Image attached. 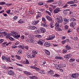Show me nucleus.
Wrapping results in <instances>:
<instances>
[{"instance_id":"obj_1","label":"nucleus","mask_w":79,"mask_h":79,"mask_svg":"<svg viewBox=\"0 0 79 79\" xmlns=\"http://www.w3.org/2000/svg\"><path fill=\"white\" fill-rule=\"evenodd\" d=\"M12 33H10L9 34V35H10L11 36L13 35L14 38H15V39H18V37H20V35H18V33H16V32L15 31H12Z\"/></svg>"},{"instance_id":"obj_2","label":"nucleus","mask_w":79,"mask_h":79,"mask_svg":"<svg viewBox=\"0 0 79 79\" xmlns=\"http://www.w3.org/2000/svg\"><path fill=\"white\" fill-rule=\"evenodd\" d=\"M56 19L57 20L58 22V23H58L59 24V23H61L63 22V18L61 16H60L57 17L56 18Z\"/></svg>"},{"instance_id":"obj_3","label":"nucleus","mask_w":79,"mask_h":79,"mask_svg":"<svg viewBox=\"0 0 79 79\" xmlns=\"http://www.w3.org/2000/svg\"><path fill=\"white\" fill-rule=\"evenodd\" d=\"M27 28L29 29H31V30H36L37 29V28L34 26H28L27 27Z\"/></svg>"},{"instance_id":"obj_4","label":"nucleus","mask_w":79,"mask_h":79,"mask_svg":"<svg viewBox=\"0 0 79 79\" xmlns=\"http://www.w3.org/2000/svg\"><path fill=\"white\" fill-rule=\"evenodd\" d=\"M55 26H56L55 27V29L56 30V31H61V29L58 28V27L60 26L59 25V23H56L55 24Z\"/></svg>"},{"instance_id":"obj_5","label":"nucleus","mask_w":79,"mask_h":79,"mask_svg":"<svg viewBox=\"0 0 79 79\" xmlns=\"http://www.w3.org/2000/svg\"><path fill=\"white\" fill-rule=\"evenodd\" d=\"M79 77V73H74L71 75V77L73 78H76Z\"/></svg>"},{"instance_id":"obj_6","label":"nucleus","mask_w":79,"mask_h":79,"mask_svg":"<svg viewBox=\"0 0 79 79\" xmlns=\"http://www.w3.org/2000/svg\"><path fill=\"white\" fill-rule=\"evenodd\" d=\"M55 73V72L52 70H51L50 71H49L48 72V75H50L51 76H53Z\"/></svg>"},{"instance_id":"obj_7","label":"nucleus","mask_w":79,"mask_h":79,"mask_svg":"<svg viewBox=\"0 0 79 79\" xmlns=\"http://www.w3.org/2000/svg\"><path fill=\"white\" fill-rule=\"evenodd\" d=\"M71 56H72V55H71V54H69L64 56V58H66V59H69V58H71Z\"/></svg>"},{"instance_id":"obj_8","label":"nucleus","mask_w":79,"mask_h":79,"mask_svg":"<svg viewBox=\"0 0 79 79\" xmlns=\"http://www.w3.org/2000/svg\"><path fill=\"white\" fill-rule=\"evenodd\" d=\"M8 73L9 75H12L15 74L14 72L12 70H9L8 71Z\"/></svg>"},{"instance_id":"obj_9","label":"nucleus","mask_w":79,"mask_h":79,"mask_svg":"<svg viewBox=\"0 0 79 79\" xmlns=\"http://www.w3.org/2000/svg\"><path fill=\"white\" fill-rule=\"evenodd\" d=\"M60 11V9L59 8H57L56 9L53 11L54 13H58L59 11Z\"/></svg>"},{"instance_id":"obj_10","label":"nucleus","mask_w":79,"mask_h":79,"mask_svg":"<svg viewBox=\"0 0 79 79\" xmlns=\"http://www.w3.org/2000/svg\"><path fill=\"white\" fill-rule=\"evenodd\" d=\"M44 45V46H45V47H50V46L51 45L50 43H48V42H47L45 43Z\"/></svg>"},{"instance_id":"obj_11","label":"nucleus","mask_w":79,"mask_h":79,"mask_svg":"<svg viewBox=\"0 0 79 79\" xmlns=\"http://www.w3.org/2000/svg\"><path fill=\"white\" fill-rule=\"evenodd\" d=\"M48 20L49 21H53V19H52V18L49 16H46Z\"/></svg>"},{"instance_id":"obj_12","label":"nucleus","mask_w":79,"mask_h":79,"mask_svg":"<svg viewBox=\"0 0 79 79\" xmlns=\"http://www.w3.org/2000/svg\"><path fill=\"white\" fill-rule=\"evenodd\" d=\"M40 29L42 33L45 32V28L43 27H41Z\"/></svg>"},{"instance_id":"obj_13","label":"nucleus","mask_w":79,"mask_h":79,"mask_svg":"<svg viewBox=\"0 0 79 79\" xmlns=\"http://www.w3.org/2000/svg\"><path fill=\"white\" fill-rule=\"evenodd\" d=\"M44 52L48 55H50V52H49V51L45 49L44 50Z\"/></svg>"},{"instance_id":"obj_14","label":"nucleus","mask_w":79,"mask_h":79,"mask_svg":"<svg viewBox=\"0 0 79 79\" xmlns=\"http://www.w3.org/2000/svg\"><path fill=\"white\" fill-rule=\"evenodd\" d=\"M30 68H33V69H36V71H38V70H39V68H37V67H34L33 66H31Z\"/></svg>"},{"instance_id":"obj_15","label":"nucleus","mask_w":79,"mask_h":79,"mask_svg":"<svg viewBox=\"0 0 79 79\" xmlns=\"http://www.w3.org/2000/svg\"><path fill=\"white\" fill-rule=\"evenodd\" d=\"M64 22L65 23V24H66L67 23H68V22H69V20L68 19H67L65 18L64 19Z\"/></svg>"},{"instance_id":"obj_16","label":"nucleus","mask_w":79,"mask_h":79,"mask_svg":"<svg viewBox=\"0 0 79 79\" xmlns=\"http://www.w3.org/2000/svg\"><path fill=\"white\" fill-rule=\"evenodd\" d=\"M24 73H25V74H26L28 76H30V75L31 74V73L28 72L24 71Z\"/></svg>"},{"instance_id":"obj_17","label":"nucleus","mask_w":79,"mask_h":79,"mask_svg":"<svg viewBox=\"0 0 79 79\" xmlns=\"http://www.w3.org/2000/svg\"><path fill=\"white\" fill-rule=\"evenodd\" d=\"M55 67L56 68V69H57L58 70L60 69V66L58 64H56L55 65Z\"/></svg>"},{"instance_id":"obj_18","label":"nucleus","mask_w":79,"mask_h":79,"mask_svg":"<svg viewBox=\"0 0 79 79\" xmlns=\"http://www.w3.org/2000/svg\"><path fill=\"white\" fill-rule=\"evenodd\" d=\"M75 25H76V23L74 22L71 23L70 25V26H73V27H74Z\"/></svg>"},{"instance_id":"obj_19","label":"nucleus","mask_w":79,"mask_h":79,"mask_svg":"<svg viewBox=\"0 0 79 79\" xmlns=\"http://www.w3.org/2000/svg\"><path fill=\"white\" fill-rule=\"evenodd\" d=\"M38 71L39 73H41V74H45V72H44V70H40V69H39V70Z\"/></svg>"},{"instance_id":"obj_20","label":"nucleus","mask_w":79,"mask_h":79,"mask_svg":"<svg viewBox=\"0 0 79 79\" xmlns=\"http://www.w3.org/2000/svg\"><path fill=\"white\" fill-rule=\"evenodd\" d=\"M65 47H66L67 50H69L70 49H71V47L69 46V45H67V46H65Z\"/></svg>"},{"instance_id":"obj_21","label":"nucleus","mask_w":79,"mask_h":79,"mask_svg":"<svg viewBox=\"0 0 79 79\" xmlns=\"http://www.w3.org/2000/svg\"><path fill=\"white\" fill-rule=\"evenodd\" d=\"M2 34H4V36H6V35L8 34V33L6 31H4L2 32Z\"/></svg>"},{"instance_id":"obj_22","label":"nucleus","mask_w":79,"mask_h":79,"mask_svg":"<svg viewBox=\"0 0 79 79\" xmlns=\"http://www.w3.org/2000/svg\"><path fill=\"white\" fill-rule=\"evenodd\" d=\"M53 77H60V75L55 74V72H54V74L53 75Z\"/></svg>"},{"instance_id":"obj_23","label":"nucleus","mask_w":79,"mask_h":79,"mask_svg":"<svg viewBox=\"0 0 79 79\" xmlns=\"http://www.w3.org/2000/svg\"><path fill=\"white\" fill-rule=\"evenodd\" d=\"M6 60L7 62H11V60H10V58H6Z\"/></svg>"},{"instance_id":"obj_24","label":"nucleus","mask_w":79,"mask_h":79,"mask_svg":"<svg viewBox=\"0 0 79 79\" xmlns=\"http://www.w3.org/2000/svg\"><path fill=\"white\" fill-rule=\"evenodd\" d=\"M38 44H40V45H43V42L42 41L40 40L38 42Z\"/></svg>"},{"instance_id":"obj_25","label":"nucleus","mask_w":79,"mask_h":79,"mask_svg":"<svg viewBox=\"0 0 79 79\" xmlns=\"http://www.w3.org/2000/svg\"><path fill=\"white\" fill-rule=\"evenodd\" d=\"M67 4H74V3L73 1H69L67 2Z\"/></svg>"},{"instance_id":"obj_26","label":"nucleus","mask_w":79,"mask_h":79,"mask_svg":"<svg viewBox=\"0 0 79 79\" xmlns=\"http://www.w3.org/2000/svg\"><path fill=\"white\" fill-rule=\"evenodd\" d=\"M35 36L38 38H41L42 37V36L40 35H35Z\"/></svg>"},{"instance_id":"obj_27","label":"nucleus","mask_w":79,"mask_h":79,"mask_svg":"<svg viewBox=\"0 0 79 79\" xmlns=\"http://www.w3.org/2000/svg\"><path fill=\"white\" fill-rule=\"evenodd\" d=\"M22 52V50L19 49L18 51V54L19 55V54H21Z\"/></svg>"},{"instance_id":"obj_28","label":"nucleus","mask_w":79,"mask_h":79,"mask_svg":"<svg viewBox=\"0 0 79 79\" xmlns=\"http://www.w3.org/2000/svg\"><path fill=\"white\" fill-rule=\"evenodd\" d=\"M57 4L59 6H61V1H60L57 2Z\"/></svg>"},{"instance_id":"obj_29","label":"nucleus","mask_w":79,"mask_h":79,"mask_svg":"<svg viewBox=\"0 0 79 79\" xmlns=\"http://www.w3.org/2000/svg\"><path fill=\"white\" fill-rule=\"evenodd\" d=\"M16 57V58L18 59V60H20L21 58H20V56H18L17 55H16L15 56Z\"/></svg>"},{"instance_id":"obj_30","label":"nucleus","mask_w":79,"mask_h":79,"mask_svg":"<svg viewBox=\"0 0 79 79\" xmlns=\"http://www.w3.org/2000/svg\"><path fill=\"white\" fill-rule=\"evenodd\" d=\"M75 59H73V58H71L69 60V61L70 62H73V61H75Z\"/></svg>"},{"instance_id":"obj_31","label":"nucleus","mask_w":79,"mask_h":79,"mask_svg":"<svg viewBox=\"0 0 79 79\" xmlns=\"http://www.w3.org/2000/svg\"><path fill=\"white\" fill-rule=\"evenodd\" d=\"M6 4V2H1L0 3V5H3Z\"/></svg>"},{"instance_id":"obj_32","label":"nucleus","mask_w":79,"mask_h":79,"mask_svg":"<svg viewBox=\"0 0 79 79\" xmlns=\"http://www.w3.org/2000/svg\"><path fill=\"white\" fill-rule=\"evenodd\" d=\"M39 21H36L34 22L33 23L35 24V25H36V24H37L38 23H39Z\"/></svg>"},{"instance_id":"obj_33","label":"nucleus","mask_w":79,"mask_h":79,"mask_svg":"<svg viewBox=\"0 0 79 79\" xmlns=\"http://www.w3.org/2000/svg\"><path fill=\"white\" fill-rule=\"evenodd\" d=\"M61 66L62 67V68L66 67V64H62L61 65Z\"/></svg>"},{"instance_id":"obj_34","label":"nucleus","mask_w":79,"mask_h":79,"mask_svg":"<svg viewBox=\"0 0 79 79\" xmlns=\"http://www.w3.org/2000/svg\"><path fill=\"white\" fill-rule=\"evenodd\" d=\"M10 12H11V10H6V13L8 14H10Z\"/></svg>"},{"instance_id":"obj_35","label":"nucleus","mask_w":79,"mask_h":79,"mask_svg":"<svg viewBox=\"0 0 79 79\" xmlns=\"http://www.w3.org/2000/svg\"><path fill=\"white\" fill-rule=\"evenodd\" d=\"M38 4L39 5H44V2H39L38 3Z\"/></svg>"},{"instance_id":"obj_36","label":"nucleus","mask_w":79,"mask_h":79,"mask_svg":"<svg viewBox=\"0 0 79 79\" xmlns=\"http://www.w3.org/2000/svg\"><path fill=\"white\" fill-rule=\"evenodd\" d=\"M68 50H67V49H64L63 50V53H65L66 52H67Z\"/></svg>"},{"instance_id":"obj_37","label":"nucleus","mask_w":79,"mask_h":79,"mask_svg":"<svg viewBox=\"0 0 79 79\" xmlns=\"http://www.w3.org/2000/svg\"><path fill=\"white\" fill-rule=\"evenodd\" d=\"M29 37L30 38V39H33L34 36L31 35H29Z\"/></svg>"},{"instance_id":"obj_38","label":"nucleus","mask_w":79,"mask_h":79,"mask_svg":"<svg viewBox=\"0 0 79 79\" xmlns=\"http://www.w3.org/2000/svg\"><path fill=\"white\" fill-rule=\"evenodd\" d=\"M27 56L28 58H30L31 57V54L29 53H27Z\"/></svg>"},{"instance_id":"obj_39","label":"nucleus","mask_w":79,"mask_h":79,"mask_svg":"<svg viewBox=\"0 0 79 79\" xmlns=\"http://www.w3.org/2000/svg\"><path fill=\"white\" fill-rule=\"evenodd\" d=\"M18 19V17L16 16H15L14 17L13 19V21H15V20H16Z\"/></svg>"},{"instance_id":"obj_40","label":"nucleus","mask_w":79,"mask_h":79,"mask_svg":"<svg viewBox=\"0 0 79 79\" xmlns=\"http://www.w3.org/2000/svg\"><path fill=\"white\" fill-rule=\"evenodd\" d=\"M54 1L53 0H49L47 1V3H50L51 2H53Z\"/></svg>"},{"instance_id":"obj_41","label":"nucleus","mask_w":79,"mask_h":79,"mask_svg":"<svg viewBox=\"0 0 79 79\" xmlns=\"http://www.w3.org/2000/svg\"><path fill=\"white\" fill-rule=\"evenodd\" d=\"M50 27L51 28H53V24L52 23H51L50 24Z\"/></svg>"},{"instance_id":"obj_42","label":"nucleus","mask_w":79,"mask_h":79,"mask_svg":"<svg viewBox=\"0 0 79 79\" xmlns=\"http://www.w3.org/2000/svg\"><path fill=\"white\" fill-rule=\"evenodd\" d=\"M45 12L47 13L49 15H51V13H50V12L49 11H47V10H46L45 11Z\"/></svg>"},{"instance_id":"obj_43","label":"nucleus","mask_w":79,"mask_h":79,"mask_svg":"<svg viewBox=\"0 0 79 79\" xmlns=\"http://www.w3.org/2000/svg\"><path fill=\"white\" fill-rule=\"evenodd\" d=\"M16 64L18 65V66H21V67H23V65L21 64H19L18 63H16Z\"/></svg>"},{"instance_id":"obj_44","label":"nucleus","mask_w":79,"mask_h":79,"mask_svg":"<svg viewBox=\"0 0 79 79\" xmlns=\"http://www.w3.org/2000/svg\"><path fill=\"white\" fill-rule=\"evenodd\" d=\"M2 66L3 68H4V69H6V66L5 65H2Z\"/></svg>"},{"instance_id":"obj_45","label":"nucleus","mask_w":79,"mask_h":79,"mask_svg":"<svg viewBox=\"0 0 79 79\" xmlns=\"http://www.w3.org/2000/svg\"><path fill=\"white\" fill-rule=\"evenodd\" d=\"M25 48H26V49H27V50H29V47L27 46H25Z\"/></svg>"},{"instance_id":"obj_46","label":"nucleus","mask_w":79,"mask_h":79,"mask_svg":"<svg viewBox=\"0 0 79 79\" xmlns=\"http://www.w3.org/2000/svg\"><path fill=\"white\" fill-rule=\"evenodd\" d=\"M53 38H55V36H53L52 37V38H50L47 39V40H52V39H53Z\"/></svg>"},{"instance_id":"obj_47","label":"nucleus","mask_w":79,"mask_h":79,"mask_svg":"<svg viewBox=\"0 0 79 79\" xmlns=\"http://www.w3.org/2000/svg\"><path fill=\"white\" fill-rule=\"evenodd\" d=\"M55 58L56 59H58L59 60H60V59H61V57L56 56Z\"/></svg>"},{"instance_id":"obj_48","label":"nucleus","mask_w":79,"mask_h":79,"mask_svg":"<svg viewBox=\"0 0 79 79\" xmlns=\"http://www.w3.org/2000/svg\"><path fill=\"white\" fill-rule=\"evenodd\" d=\"M19 48H22V49H23L24 48V46H19Z\"/></svg>"},{"instance_id":"obj_49","label":"nucleus","mask_w":79,"mask_h":79,"mask_svg":"<svg viewBox=\"0 0 79 79\" xmlns=\"http://www.w3.org/2000/svg\"><path fill=\"white\" fill-rule=\"evenodd\" d=\"M40 32V30H36L35 31V32H37L38 33H39V32Z\"/></svg>"},{"instance_id":"obj_50","label":"nucleus","mask_w":79,"mask_h":79,"mask_svg":"<svg viewBox=\"0 0 79 79\" xmlns=\"http://www.w3.org/2000/svg\"><path fill=\"white\" fill-rule=\"evenodd\" d=\"M51 6L53 8V9H55V8H56V6H54L53 5H51Z\"/></svg>"},{"instance_id":"obj_51","label":"nucleus","mask_w":79,"mask_h":79,"mask_svg":"<svg viewBox=\"0 0 79 79\" xmlns=\"http://www.w3.org/2000/svg\"><path fill=\"white\" fill-rule=\"evenodd\" d=\"M18 47V46H15V45L14 46H12V48H16Z\"/></svg>"},{"instance_id":"obj_52","label":"nucleus","mask_w":79,"mask_h":79,"mask_svg":"<svg viewBox=\"0 0 79 79\" xmlns=\"http://www.w3.org/2000/svg\"><path fill=\"white\" fill-rule=\"evenodd\" d=\"M40 16H41V15H40V16H39V15H37V16L36 17V19H37L39 17H40Z\"/></svg>"},{"instance_id":"obj_53","label":"nucleus","mask_w":79,"mask_h":79,"mask_svg":"<svg viewBox=\"0 0 79 79\" xmlns=\"http://www.w3.org/2000/svg\"><path fill=\"white\" fill-rule=\"evenodd\" d=\"M2 60H4L6 59V57L5 56H2Z\"/></svg>"},{"instance_id":"obj_54","label":"nucleus","mask_w":79,"mask_h":79,"mask_svg":"<svg viewBox=\"0 0 79 79\" xmlns=\"http://www.w3.org/2000/svg\"><path fill=\"white\" fill-rule=\"evenodd\" d=\"M19 23L20 24H22V23H23V21H22V20H20L19 21Z\"/></svg>"},{"instance_id":"obj_55","label":"nucleus","mask_w":79,"mask_h":79,"mask_svg":"<svg viewBox=\"0 0 79 79\" xmlns=\"http://www.w3.org/2000/svg\"><path fill=\"white\" fill-rule=\"evenodd\" d=\"M9 39L10 40H14V39L11 37H9Z\"/></svg>"},{"instance_id":"obj_56","label":"nucleus","mask_w":79,"mask_h":79,"mask_svg":"<svg viewBox=\"0 0 79 79\" xmlns=\"http://www.w3.org/2000/svg\"><path fill=\"white\" fill-rule=\"evenodd\" d=\"M3 42V39H1L0 40V44H2V42Z\"/></svg>"},{"instance_id":"obj_57","label":"nucleus","mask_w":79,"mask_h":79,"mask_svg":"<svg viewBox=\"0 0 79 79\" xmlns=\"http://www.w3.org/2000/svg\"><path fill=\"white\" fill-rule=\"evenodd\" d=\"M42 20L44 22H45V18L44 17L42 18Z\"/></svg>"},{"instance_id":"obj_58","label":"nucleus","mask_w":79,"mask_h":79,"mask_svg":"<svg viewBox=\"0 0 79 79\" xmlns=\"http://www.w3.org/2000/svg\"><path fill=\"white\" fill-rule=\"evenodd\" d=\"M35 79V76H33V77H31V79Z\"/></svg>"},{"instance_id":"obj_59","label":"nucleus","mask_w":79,"mask_h":79,"mask_svg":"<svg viewBox=\"0 0 79 79\" xmlns=\"http://www.w3.org/2000/svg\"><path fill=\"white\" fill-rule=\"evenodd\" d=\"M34 10H32L31 12V13L32 15V14H34Z\"/></svg>"},{"instance_id":"obj_60","label":"nucleus","mask_w":79,"mask_h":79,"mask_svg":"<svg viewBox=\"0 0 79 79\" xmlns=\"http://www.w3.org/2000/svg\"><path fill=\"white\" fill-rule=\"evenodd\" d=\"M26 63L27 64H29V61L27 59L26 60Z\"/></svg>"},{"instance_id":"obj_61","label":"nucleus","mask_w":79,"mask_h":79,"mask_svg":"<svg viewBox=\"0 0 79 79\" xmlns=\"http://www.w3.org/2000/svg\"><path fill=\"white\" fill-rule=\"evenodd\" d=\"M49 11L51 12H52V11H53V9L51 8H49Z\"/></svg>"},{"instance_id":"obj_62","label":"nucleus","mask_w":79,"mask_h":79,"mask_svg":"<svg viewBox=\"0 0 79 79\" xmlns=\"http://www.w3.org/2000/svg\"><path fill=\"white\" fill-rule=\"evenodd\" d=\"M21 39H24V35H23L21 36Z\"/></svg>"},{"instance_id":"obj_63","label":"nucleus","mask_w":79,"mask_h":79,"mask_svg":"<svg viewBox=\"0 0 79 79\" xmlns=\"http://www.w3.org/2000/svg\"><path fill=\"white\" fill-rule=\"evenodd\" d=\"M77 39H78V38L77 37H74V40H77Z\"/></svg>"},{"instance_id":"obj_64","label":"nucleus","mask_w":79,"mask_h":79,"mask_svg":"<svg viewBox=\"0 0 79 79\" xmlns=\"http://www.w3.org/2000/svg\"><path fill=\"white\" fill-rule=\"evenodd\" d=\"M71 19L72 21H76V19L74 18H71Z\"/></svg>"}]
</instances>
